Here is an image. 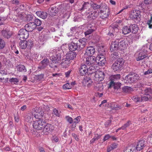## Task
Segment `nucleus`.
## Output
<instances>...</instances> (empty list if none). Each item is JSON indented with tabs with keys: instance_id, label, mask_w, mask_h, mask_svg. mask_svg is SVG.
I'll return each instance as SVG.
<instances>
[{
	"instance_id": "1",
	"label": "nucleus",
	"mask_w": 152,
	"mask_h": 152,
	"mask_svg": "<svg viewBox=\"0 0 152 152\" xmlns=\"http://www.w3.org/2000/svg\"><path fill=\"white\" fill-rule=\"evenodd\" d=\"M127 42L123 40L120 37L116 38L115 40L111 44L110 50L111 51L117 50L118 49H124L127 46Z\"/></svg>"
},
{
	"instance_id": "2",
	"label": "nucleus",
	"mask_w": 152,
	"mask_h": 152,
	"mask_svg": "<svg viewBox=\"0 0 152 152\" xmlns=\"http://www.w3.org/2000/svg\"><path fill=\"white\" fill-rule=\"evenodd\" d=\"M61 56L60 53H56L54 55L50 57V59L52 61V63L49 65L51 68H57V66L56 64L58 63L59 61L61 60Z\"/></svg>"
},
{
	"instance_id": "3",
	"label": "nucleus",
	"mask_w": 152,
	"mask_h": 152,
	"mask_svg": "<svg viewBox=\"0 0 152 152\" xmlns=\"http://www.w3.org/2000/svg\"><path fill=\"white\" fill-rule=\"evenodd\" d=\"M99 54L98 55L96 58V63L99 66H103L106 63L105 56L106 53L104 50L103 52H99Z\"/></svg>"
},
{
	"instance_id": "4",
	"label": "nucleus",
	"mask_w": 152,
	"mask_h": 152,
	"mask_svg": "<svg viewBox=\"0 0 152 152\" xmlns=\"http://www.w3.org/2000/svg\"><path fill=\"white\" fill-rule=\"evenodd\" d=\"M124 64V59L122 58H119L112 65L111 68L114 71L120 70L122 69Z\"/></svg>"
},
{
	"instance_id": "5",
	"label": "nucleus",
	"mask_w": 152,
	"mask_h": 152,
	"mask_svg": "<svg viewBox=\"0 0 152 152\" xmlns=\"http://www.w3.org/2000/svg\"><path fill=\"white\" fill-rule=\"evenodd\" d=\"M152 98V97L149 94H144L141 98L137 96H133L132 98V100L136 102L147 101L151 100Z\"/></svg>"
},
{
	"instance_id": "6",
	"label": "nucleus",
	"mask_w": 152,
	"mask_h": 152,
	"mask_svg": "<svg viewBox=\"0 0 152 152\" xmlns=\"http://www.w3.org/2000/svg\"><path fill=\"white\" fill-rule=\"evenodd\" d=\"M147 49H148V47L147 45H144L138 54V57L137 58V61L142 60L148 56Z\"/></svg>"
},
{
	"instance_id": "7",
	"label": "nucleus",
	"mask_w": 152,
	"mask_h": 152,
	"mask_svg": "<svg viewBox=\"0 0 152 152\" xmlns=\"http://www.w3.org/2000/svg\"><path fill=\"white\" fill-rule=\"evenodd\" d=\"M103 7L100 10V17L103 19L107 18L110 14V11L108 7L106 5H103Z\"/></svg>"
},
{
	"instance_id": "8",
	"label": "nucleus",
	"mask_w": 152,
	"mask_h": 152,
	"mask_svg": "<svg viewBox=\"0 0 152 152\" xmlns=\"http://www.w3.org/2000/svg\"><path fill=\"white\" fill-rule=\"evenodd\" d=\"M35 113H34V117L38 120L45 121V116L43 110L38 107H36L34 109Z\"/></svg>"
},
{
	"instance_id": "9",
	"label": "nucleus",
	"mask_w": 152,
	"mask_h": 152,
	"mask_svg": "<svg viewBox=\"0 0 152 152\" xmlns=\"http://www.w3.org/2000/svg\"><path fill=\"white\" fill-rule=\"evenodd\" d=\"M139 75L137 74H129L125 77V80H126V82L131 83L136 82L139 79Z\"/></svg>"
},
{
	"instance_id": "10",
	"label": "nucleus",
	"mask_w": 152,
	"mask_h": 152,
	"mask_svg": "<svg viewBox=\"0 0 152 152\" xmlns=\"http://www.w3.org/2000/svg\"><path fill=\"white\" fill-rule=\"evenodd\" d=\"M45 121L37 120L34 121L33 126L34 129L40 130L43 129L45 125Z\"/></svg>"
},
{
	"instance_id": "11",
	"label": "nucleus",
	"mask_w": 152,
	"mask_h": 152,
	"mask_svg": "<svg viewBox=\"0 0 152 152\" xmlns=\"http://www.w3.org/2000/svg\"><path fill=\"white\" fill-rule=\"evenodd\" d=\"M79 48L76 38L73 39L72 42L69 44V49L71 51H79Z\"/></svg>"
},
{
	"instance_id": "12",
	"label": "nucleus",
	"mask_w": 152,
	"mask_h": 152,
	"mask_svg": "<svg viewBox=\"0 0 152 152\" xmlns=\"http://www.w3.org/2000/svg\"><path fill=\"white\" fill-rule=\"evenodd\" d=\"M28 32L25 28L20 29L18 32V37L20 40L27 39L29 35Z\"/></svg>"
},
{
	"instance_id": "13",
	"label": "nucleus",
	"mask_w": 152,
	"mask_h": 152,
	"mask_svg": "<svg viewBox=\"0 0 152 152\" xmlns=\"http://www.w3.org/2000/svg\"><path fill=\"white\" fill-rule=\"evenodd\" d=\"M104 76V74L103 72L97 71L94 73V79L97 82H100L103 80Z\"/></svg>"
},
{
	"instance_id": "14",
	"label": "nucleus",
	"mask_w": 152,
	"mask_h": 152,
	"mask_svg": "<svg viewBox=\"0 0 152 152\" xmlns=\"http://www.w3.org/2000/svg\"><path fill=\"white\" fill-rule=\"evenodd\" d=\"M76 52L71 51L70 53H69L67 54L66 59L65 60V61H62L61 64H63L64 63V64H65L66 63L69 64L70 63L69 61L73 60L76 58Z\"/></svg>"
},
{
	"instance_id": "15",
	"label": "nucleus",
	"mask_w": 152,
	"mask_h": 152,
	"mask_svg": "<svg viewBox=\"0 0 152 152\" xmlns=\"http://www.w3.org/2000/svg\"><path fill=\"white\" fill-rule=\"evenodd\" d=\"M119 26L117 25H113L109 27L110 30L108 34L110 36L113 35V36L116 35V33L119 31Z\"/></svg>"
},
{
	"instance_id": "16",
	"label": "nucleus",
	"mask_w": 152,
	"mask_h": 152,
	"mask_svg": "<svg viewBox=\"0 0 152 152\" xmlns=\"http://www.w3.org/2000/svg\"><path fill=\"white\" fill-rule=\"evenodd\" d=\"M77 42L78 45L79 50H80L83 49L86 45L87 40L85 38H82L79 39L76 38Z\"/></svg>"
},
{
	"instance_id": "17",
	"label": "nucleus",
	"mask_w": 152,
	"mask_h": 152,
	"mask_svg": "<svg viewBox=\"0 0 152 152\" xmlns=\"http://www.w3.org/2000/svg\"><path fill=\"white\" fill-rule=\"evenodd\" d=\"M146 142L144 140H142L139 141L137 143L135 150L139 151L141 150L146 146Z\"/></svg>"
},
{
	"instance_id": "18",
	"label": "nucleus",
	"mask_w": 152,
	"mask_h": 152,
	"mask_svg": "<svg viewBox=\"0 0 152 152\" xmlns=\"http://www.w3.org/2000/svg\"><path fill=\"white\" fill-rule=\"evenodd\" d=\"M96 59L95 57L89 56L87 58L86 63L87 65L88 66L94 65V63H96Z\"/></svg>"
},
{
	"instance_id": "19",
	"label": "nucleus",
	"mask_w": 152,
	"mask_h": 152,
	"mask_svg": "<svg viewBox=\"0 0 152 152\" xmlns=\"http://www.w3.org/2000/svg\"><path fill=\"white\" fill-rule=\"evenodd\" d=\"M144 3L145 5L144 7L143 4H141V7L145 9V10H147L148 9H150L152 7V0H144Z\"/></svg>"
},
{
	"instance_id": "20",
	"label": "nucleus",
	"mask_w": 152,
	"mask_h": 152,
	"mask_svg": "<svg viewBox=\"0 0 152 152\" xmlns=\"http://www.w3.org/2000/svg\"><path fill=\"white\" fill-rule=\"evenodd\" d=\"M59 11L58 9L56 7L53 6L48 9V13L50 16H54Z\"/></svg>"
},
{
	"instance_id": "21",
	"label": "nucleus",
	"mask_w": 152,
	"mask_h": 152,
	"mask_svg": "<svg viewBox=\"0 0 152 152\" xmlns=\"http://www.w3.org/2000/svg\"><path fill=\"white\" fill-rule=\"evenodd\" d=\"M24 27L28 32H30L34 30L36 28V26L33 22H31L26 25Z\"/></svg>"
},
{
	"instance_id": "22",
	"label": "nucleus",
	"mask_w": 152,
	"mask_h": 152,
	"mask_svg": "<svg viewBox=\"0 0 152 152\" xmlns=\"http://www.w3.org/2000/svg\"><path fill=\"white\" fill-rule=\"evenodd\" d=\"M80 74L82 76L85 75L86 73L88 72V68L85 64H82L80 66L79 69Z\"/></svg>"
},
{
	"instance_id": "23",
	"label": "nucleus",
	"mask_w": 152,
	"mask_h": 152,
	"mask_svg": "<svg viewBox=\"0 0 152 152\" xmlns=\"http://www.w3.org/2000/svg\"><path fill=\"white\" fill-rule=\"evenodd\" d=\"M140 12L139 10L133 11L131 13V17L132 18V19H135L138 21L140 20Z\"/></svg>"
},
{
	"instance_id": "24",
	"label": "nucleus",
	"mask_w": 152,
	"mask_h": 152,
	"mask_svg": "<svg viewBox=\"0 0 152 152\" xmlns=\"http://www.w3.org/2000/svg\"><path fill=\"white\" fill-rule=\"evenodd\" d=\"M41 62L42 65L38 67L41 69H44L46 67L49 63V60L47 58H44Z\"/></svg>"
},
{
	"instance_id": "25",
	"label": "nucleus",
	"mask_w": 152,
	"mask_h": 152,
	"mask_svg": "<svg viewBox=\"0 0 152 152\" xmlns=\"http://www.w3.org/2000/svg\"><path fill=\"white\" fill-rule=\"evenodd\" d=\"M95 50L94 48L92 46L88 47L86 51V53L88 56H92L95 53Z\"/></svg>"
},
{
	"instance_id": "26",
	"label": "nucleus",
	"mask_w": 152,
	"mask_h": 152,
	"mask_svg": "<svg viewBox=\"0 0 152 152\" xmlns=\"http://www.w3.org/2000/svg\"><path fill=\"white\" fill-rule=\"evenodd\" d=\"M54 127L51 124H47L44 127L43 131L47 133H50L53 130Z\"/></svg>"
},
{
	"instance_id": "27",
	"label": "nucleus",
	"mask_w": 152,
	"mask_h": 152,
	"mask_svg": "<svg viewBox=\"0 0 152 152\" xmlns=\"http://www.w3.org/2000/svg\"><path fill=\"white\" fill-rule=\"evenodd\" d=\"M1 36L4 38L8 39L12 35V33L8 29L3 30L1 31Z\"/></svg>"
},
{
	"instance_id": "28",
	"label": "nucleus",
	"mask_w": 152,
	"mask_h": 152,
	"mask_svg": "<svg viewBox=\"0 0 152 152\" xmlns=\"http://www.w3.org/2000/svg\"><path fill=\"white\" fill-rule=\"evenodd\" d=\"M99 15V12H97L96 10L91 11V12L88 15V18H91L93 20H94Z\"/></svg>"
},
{
	"instance_id": "29",
	"label": "nucleus",
	"mask_w": 152,
	"mask_h": 152,
	"mask_svg": "<svg viewBox=\"0 0 152 152\" xmlns=\"http://www.w3.org/2000/svg\"><path fill=\"white\" fill-rule=\"evenodd\" d=\"M121 85V83H115L113 81L111 80L110 83L109 88H110L113 86L115 89L118 90L120 88Z\"/></svg>"
},
{
	"instance_id": "30",
	"label": "nucleus",
	"mask_w": 152,
	"mask_h": 152,
	"mask_svg": "<svg viewBox=\"0 0 152 152\" xmlns=\"http://www.w3.org/2000/svg\"><path fill=\"white\" fill-rule=\"evenodd\" d=\"M105 3H102L100 5H98L96 3H93L91 4V7L94 10L101 9V10L103 7V5H106Z\"/></svg>"
},
{
	"instance_id": "31",
	"label": "nucleus",
	"mask_w": 152,
	"mask_h": 152,
	"mask_svg": "<svg viewBox=\"0 0 152 152\" xmlns=\"http://www.w3.org/2000/svg\"><path fill=\"white\" fill-rule=\"evenodd\" d=\"M33 115L32 112L28 113L25 117V121L26 122L31 123L33 121Z\"/></svg>"
},
{
	"instance_id": "32",
	"label": "nucleus",
	"mask_w": 152,
	"mask_h": 152,
	"mask_svg": "<svg viewBox=\"0 0 152 152\" xmlns=\"http://www.w3.org/2000/svg\"><path fill=\"white\" fill-rule=\"evenodd\" d=\"M36 14L38 16L43 19L46 18L48 16V14L46 12L42 11H37Z\"/></svg>"
},
{
	"instance_id": "33",
	"label": "nucleus",
	"mask_w": 152,
	"mask_h": 152,
	"mask_svg": "<svg viewBox=\"0 0 152 152\" xmlns=\"http://www.w3.org/2000/svg\"><path fill=\"white\" fill-rule=\"evenodd\" d=\"M130 30H132L131 32L132 33L135 34L138 31V27L136 24H132L129 26Z\"/></svg>"
},
{
	"instance_id": "34",
	"label": "nucleus",
	"mask_w": 152,
	"mask_h": 152,
	"mask_svg": "<svg viewBox=\"0 0 152 152\" xmlns=\"http://www.w3.org/2000/svg\"><path fill=\"white\" fill-rule=\"evenodd\" d=\"M119 57L118 54L117 52H114L112 53L110 57V61L111 63L115 60L118 59Z\"/></svg>"
},
{
	"instance_id": "35",
	"label": "nucleus",
	"mask_w": 152,
	"mask_h": 152,
	"mask_svg": "<svg viewBox=\"0 0 152 152\" xmlns=\"http://www.w3.org/2000/svg\"><path fill=\"white\" fill-rule=\"evenodd\" d=\"M83 3H80L79 4V6H80V7H79L78 10L80 11L84 10L85 9H87L88 7L89 3L88 2H83Z\"/></svg>"
},
{
	"instance_id": "36",
	"label": "nucleus",
	"mask_w": 152,
	"mask_h": 152,
	"mask_svg": "<svg viewBox=\"0 0 152 152\" xmlns=\"http://www.w3.org/2000/svg\"><path fill=\"white\" fill-rule=\"evenodd\" d=\"M88 73L89 74H91L94 73H95V72H96V67L95 65H91L88 68Z\"/></svg>"
},
{
	"instance_id": "37",
	"label": "nucleus",
	"mask_w": 152,
	"mask_h": 152,
	"mask_svg": "<svg viewBox=\"0 0 152 152\" xmlns=\"http://www.w3.org/2000/svg\"><path fill=\"white\" fill-rule=\"evenodd\" d=\"M20 42H19V45L20 48L22 49H26L28 46V42L27 41L25 40H20Z\"/></svg>"
},
{
	"instance_id": "38",
	"label": "nucleus",
	"mask_w": 152,
	"mask_h": 152,
	"mask_svg": "<svg viewBox=\"0 0 152 152\" xmlns=\"http://www.w3.org/2000/svg\"><path fill=\"white\" fill-rule=\"evenodd\" d=\"M123 91L126 93H129L133 91V89L130 87L124 86L122 88Z\"/></svg>"
},
{
	"instance_id": "39",
	"label": "nucleus",
	"mask_w": 152,
	"mask_h": 152,
	"mask_svg": "<svg viewBox=\"0 0 152 152\" xmlns=\"http://www.w3.org/2000/svg\"><path fill=\"white\" fill-rule=\"evenodd\" d=\"M131 31L129 27L127 26H124L122 29V33L124 35L129 34L131 32Z\"/></svg>"
},
{
	"instance_id": "40",
	"label": "nucleus",
	"mask_w": 152,
	"mask_h": 152,
	"mask_svg": "<svg viewBox=\"0 0 152 152\" xmlns=\"http://www.w3.org/2000/svg\"><path fill=\"white\" fill-rule=\"evenodd\" d=\"M135 147L129 146L127 147L124 151V152H135Z\"/></svg>"
},
{
	"instance_id": "41",
	"label": "nucleus",
	"mask_w": 152,
	"mask_h": 152,
	"mask_svg": "<svg viewBox=\"0 0 152 152\" xmlns=\"http://www.w3.org/2000/svg\"><path fill=\"white\" fill-rule=\"evenodd\" d=\"M18 70L20 72H26V69L25 68V66L23 65H19L18 67Z\"/></svg>"
},
{
	"instance_id": "42",
	"label": "nucleus",
	"mask_w": 152,
	"mask_h": 152,
	"mask_svg": "<svg viewBox=\"0 0 152 152\" xmlns=\"http://www.w3.org/2000/svg\"><path fill=\"white\" fill-rule=\"evenodd\" d=\"M111 108L112 110H118L121 108V107L120 105L116 104H113L111 106Z\"/></svg>"
},
{
	"instance_id": "43",
	"label": "nucleus",
	"mask_w": 152,
	"mask_h": 152,
	"mask_svg": "<svg viewBox=\"0 0 152 152\" xmlns=\"http://www.w3.org/2000/svg\"><path fill=\"white\" fill-rule=\"evenodd\" d=\"M94 31V30L91 27L89 28H87L86 31L84 32L85 35L86 36L91 34Z\"/></svg>"
},
{
	"instance_id": "44",
	"label": "nucleus",
	"mask_w": 152,
	"mask_h": 152,
	"mask_svg": "<svg viewBox=\"0 0 152 152\" xmlns=\"http://www.w3.org/2000/svg\"><path fill=\"white\" fill-rule=\"evenodd\" d=\"M33 22L36 25V27L37 26H40L42 24V21L37 18H35L34 19V22Z\"/></svg>"
},
{
	"instance_id": "45",
	"label": "nucleus",
	"mask_w": 152,
	"mask_h": 152,
	"mask_svg": "<svg viewBox=\"0 0 152 152\" xmlns=\"http://www.w3.org/2000/svg\"><path fill=\"white\" fill-rule=\"evenodd\" d=\"M101 137V135H99L98 134H95L94 137L90 141V143H93L95 141L99 139Z\"/></svg>"
},
{
	"instance_id": "46",
	"label": "nucleus",
	"mask_w": 152,
	"mask_h": 152,
	"mask_svg": "<svg viewBox=\"0 0 152 152\" xmlns=\"http://www.w3.org/2000/svg\"><path fill=\"white\" fill-rule=\"evenodd\" d=\"M6 45L4 41L0 37V50L4 48Z\"/></svg>"
},
{
	"instance_id": "47",
	"label": "nucleus",
	"mask_w": 152,
	"mask_h": 152,
	"mask_svg": "<svg viewBox=\"0 0 152 152\" xmlns=\"http://www.w3.org/2000/svg\"><path fill=\"white\" fill-rule=\"evenodd\" d=\"M9 81L11 83L16 84L19 82L18 80L16 78H12L9 79Z\"/></svg>"
},
{
	"instance_id": "48",
	"label": "nucleus",
	"mask_w": 152,
	"mask_h": 152,
	"mask_svg": "<svg viewBox=\"0 0 152 152\" xmlns=\"http://www.w3.org/2000/svg\"><path fill=\"white\" fill-rule=\"evenodd\" d=\"M132 124L131 122L130 121H128L126 123L124 124V125L122 126L123 128L124 129V130H125L126 129V128L129 127L130 125Z\"/></svg>"
},
{
	"instance_id": "49",
	"label": "nucleus",
	"mask_w": 152,
	"mask_h": 152,
	"mask_svg": "<svg viewBox=\"0 0 152 152\" xmlns=\"http://www.w3.org/2000/svg\"><path fill=\"white\" fill-rule=\"evenodd\" d=\"M72 88V86H71L70 84L69 83H67L64 85L63 88L64 89H69Z\"/></svg>"
},
{
	"instance_id": "50",
	"label": "nucleus",
	"mask_w": 152,
	"mask_h": 152,
	"mask_svg": "<svg viewBox=\"0 0 152 152\" xmlns=\"http://www.w3.org/2000/svg\"><path fill=\"white\" fill-rule=\"evenodd\" d=\"M81 118V117L80 116H77L76 118L74 119L73 123L75 124H77L80 121Z\"/></svg>"
},
{
	"instance_id": "51",
	"label": "nucleus",
	"mask_w": 152,
	"mask_h": 152,
	"mask_svg": "<svg viewBox=\"0 0 152 152\" xmlns=\"http://www.w3.org/2000/svg\"><path fill=\"white\" fill-rule=\"evenodd\" d=\"M112 121L110 120L107 121L104 124L105 127H107L110 126L111 124Z\"/></svg>"
},
{
	"instance_id": "52",
	"label": "nucleus",
	"mask_w": 152,
	"mask_h": 152,
	"mask_svg": "<svg viewBox=\"0 0 152 152\" xmlns=\"http://www.w3.org/2000/svg\"><path fill=\"white\" fill-rule=\"evenodd\" d=\"M66 119L67 121L69 124H71L72 123V122H73V120L72 118L67 116L66 117Z\"/></svg>"
},
{
	"instance_id": "53",
	"label": "nucleus",
	"mask_w": 152,
	"mask_h": 152,
	"mask_svg": "<svg viewBox=\"0 0 152 152\" xmlns=\"http://www.w3.org/2000/svg\"><path fill=\"white\" fill-rule=\"evenodd\" d=\"M151 89L149 88H146L144 90V92L143 93L145 94H148V93L151 92Z\"/></svg>"
},
{
	"instance_id": "54",
	"label": "nucleus",
	"mask_w": 152,
	"mask_h": 152,
	"mask_svg": "<svg viewBox=\"0 0 152 152\" xmlns=\"http://www.w3.org/2000/svg\"><path fill=\"white\" fill-rule=\"evenodd\" d=\"M111 137V136H110L109 134H106L104 136L103 139V140L104 141H105Z\"/></svg>"
},
{
	"instance_id": "55",
	"label": "nucleus",
	"mask_w": 152,
	"mask_h": 152,
	"mask_svg": "<svg viewBox=\"0 0 152 152\" xmlns=\"http://www.w3.org/2000/svg\"><path fill=\"white\" fill-rule=\"evenodd\" d=\"M53 112L56 116H59V113H58V110L56 109H54L53 110Z\"/></svg>"
},
{
	"instance_id": "56",
	"label": "nucleus",
	"mask_w": 152,
	"mask_h": 152,
	"mask_svg": "<svg viewBox=\"0 0 152 152\" xmlns=\"http://www.w3.org/2000/svg\"><path fill=\"white\" fill-rule=\"evenodd\" d=\"M113 77L114 79L117 80L120 79L121 77V75L120 74H116L113 75Z\"/></svg>"
},
{
	"instance_id": "57",
	"label": "nucleus",
	"mask_w": 152,
	"mask_h": 152,
	"mask_svg": "<svg viewBox=\"0 0 152 152\" xmlns=\"http://www.w3.org/2000/svg\"><path fill=\"white\" fill-rule=\"evenodd\" d=\"M27 42H28V46L31 48L33 44V42L31 39L28 40Z\"/></svg>"
},
{
	"instance_id": "58",
	"label": "nucleus",
	"mask_w": 152,
	"mask_h": 152,
	"mask_svg": "<svg viewBox=\"0 0 152 152\" xmlns=\"http://www.w3.org/2000/svg\"><path fill=\"white\" fill-rule=\"evenodd\" d=\"M72 136L77 141H78L79 139L77 135L74 133H73L72 134Z\"/></svg>"
},
{
	"instance_id": "59",
	"label": "nucleus",
	"mask_w": 152,
	"mask_h": 152,
	"mask_svg": "<svg viewBox=\"0 0 152 152\" xmlns=\"http://www.w3.org/2000/svg\"><path fill=\"white\" fill-rule=\"evenodd\" d=\"M152 73V69H149L144 72V75H147Z\"/></svg>"
},
{
	"instance_id": "60",
	"label": "nucleus",
	"mask_w": 152,
	"mask_h": 152,
	"mask_svg": "<svg viewBox=\"0 0 152 152\" xmlns=\"http://www.w3.org/2000/svg\"><path fill=\"white\" fill-rule=\"evenodd\" d=\"M11 2L12 4L15 5H18L19 3V1L18 0H12L11 1Z\"/></svg>"
},
{
	"instance_id": "61",
	"label": "nucleus",
	"mask_w": 152,
	"mask_h": 152,
	"mask_svg": "<svg viewBox=\"0 0 152 152\" xmlns=\"http://www.w3.org/2000/svg\"><path fill=\"white\" fill-rule=\"evenodd\" d=\"M71 72V70H69L67 72H65V74L66 77H69V75H70V73Z\"/></svg>"
},
{
	"instance_id": "62",
	"label": "nucleus",
	"mask_w": 152,
	"mask_h": 152,
	"mask_svg": "<svg viewBox=\"0 0 152 152\" xmlns=\"http://www.w3.org/2000/svg\"><path fill=\"white\" fill-rule=\"evenodd\" d=\"M111 146L113 149L116 148L117 147V144L115 143H114L111 144Z\"/></svg>"
},
{
	"instance_id": "63",
	"label": "nucleus",
	"mask_w": 152,
	"mask_h": 152,
	"mask_svg": "<svg viewBox=\"0 0 152 152\" xmlns=\"http://www.w3.org/2000/svg\"><path fill=\"white\" fill-rule=\"evenodd\" d=\"M34 16L32 15H29L27 16L28 20H29V21L33 19Z\"/></svg>"
},
{
	"instance_id": "64",
	"label": "nucleus",
	"mask_w": 152,
	"mask_h": 152,
	"mask_svg": "<svg viewBox=\"0 0 152 152\" xmlns=\"http://www.w3.org/2000/svg\"><path fill=\"white\" fill-rule=\"evenodd\" d=\"M152 22L149 23V21L148 20L147 21V24L149 26V28H152V24H151Z\"/></svg>"
}]
</instances>
